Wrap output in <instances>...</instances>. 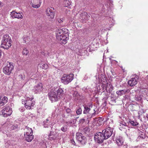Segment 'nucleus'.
<instances>
[{
    "label": "nucleus",
    "instance_id": "26",
    "mask_svg": "<svg viewBox=\"0 0 148 148\" xmlns=\"http://www.w3.org/2000/svg\"><path fill=\"white\" fill-rule=\"evenodd\" d=\"M105 90H106L107 92H110L113 90L112 85L110 84H107L106 87H105Z\"/></svg>",
    "mask_w": 148,
    "mask_h": 148
},
{
    "label": "nucleus",
    "instance_id": "27",
    "mask_svg": "<svg viewBox=\"0 0 148 148\" xmlns=\"http://www.w3.org/2000/svg\"><path fill=\"white\" fill-rule=\"evenodd\" d=\"M138 138L139 139H143L145 137V135L144 132L139 130L138 131Z\"/></svg>",
    "mask_w": 148,
    "mask_h": 148
},
{
    "label": "nucleus",
    "instance_id": "43",
    "mask_svg": "<svg viewBox=\"0 0 148 148\" xmlns=\"http://www.w3.org/2000/svg\"><path fill=\"white\" fill-rule=\"evenodd\" d=\"M85 121V119H82L79 120V123L80 124H83Z\"/></svg>",
    "mask_w": 148,
    "mask_h": 148
},
{
    "label": "nucleus",
    "instance_id": "11",
    "mask_svg": "<svg viewBox=\"0 0 148 148\" xmlns=\"http://www.w3.org/2000/svg\"><path fill=\"white\" fill-rule=\"evenodd\" d=\"M43 90L42 84L41 83H39L35 86L33 89V91L35 94H40Z\"/></svg>",
    "mask_w": 148,
    "mask_h": 148
},
{
    "label": "nucleus",
    "instance_id": "55",
    "mask_svg": "<svg viewBox=\"0 0 148 148\" xmlns=\"http://www.w3.org/2000/svg\"><path fill=\"white\" fill-rule=\"evenodd\" d=\"M73 144L74 145L75 144V143L74 141H73Z\"/></svg>",
    "mask_w": 148,
    "mask_h": 148
},
{
    "label": "nucleus",
    "instance_id": "6",
    "mask_svg": "<svg viewBox=\"0 0 148 148\" xmlns=\"http://www.w3.org/2000/svg\"><path fill=\"white\" fill-rule=\"evenodd\" d=\"M113 129L110 127H106L102 131L103 137L105 140L107 139L110 137L112 135L113 133Z\"/></svg>",
    "mask_w": 148,
    "mask_h": 148
},
{
    "label": "nucleus",
    "instance_id": "18",
    "mask_svg": "<svg viewBox=\"0 0 148 148\" xmlns=\"http://www.w3.org/2000/svg\"><path fill=\"white\" fill-rule=\"evenodd\" d=\"M71 119L68 122H66V123L68 124H70L71 126L72 125H73L76 123L77 121V119L78 118V117H75V115H74L73 114H71L70 116Z\"/></svg>",
    "mask_w": 148,
    "mask_h": 148
},
{
    "label": "nucleus",
    "instance_id": "24",
    "mask_svg": "<svg viewBox=\"0 0 148 148\" xmlns=\"http://www.w3.org/2000/svg\"><path fill=\"white\" fill-rule=\"evenodd\" d=\"M115 141L118 146H121L122 145L123 143L122 138L121 136H118L117 137L115 140Z\"/></svg>",
    "mask_w": 148,
    "mask_h": 148
},
{
    "label": "nucleus",
    "instance_id": "46",
    "mask_svg": "<svg viewBox=\"0 0 148 148\" xmlns=\"http://www.w3.org/2000/svg\"><path fill=\"white\" fill-rule=\"evenodd\" d=\"M24 108L23 107H21L19 109V110L21 112H23L24 110Z\"/></svg>",
    "mask_w": 148,
    "mask_h": 148
},
{
    "label": "nucleus",
    "instance_id": "25",
    "mask_svg": "<svg viewBox=\"0 0 148 148\" xmlns=\"http://www.w3.org/2000/svg\"><path fill=\"white\" fill-rule=\"evenodd\" d=\"M73 98L75 100H79L80 99V95L76 91H74L73 93Z\"/></svg>",
    "mask_w": 148,
    "mask_h": 148
},
{
    "label": "nucleus",
    "instance_id": "14",
    "mask_svg": "<svg viewBox=\"0 0 148 148\" xmlns=\"http://www.w3.org/2000/svg\"><path fill=\"white\" fill-rule=\"evenodd\" d=\"M80 16L79 18L83 22L85 23L86 21L88 20V16H89L87 14V13L85 12H83L79 14Z\"/></svg>",
    "mask_w": 148,
    "mask_h": 148
},
{
    "label": "nucleus",
    "instance_id": "31",
    "mask_svg": "<svg viewBox=\"0 0 148 148\" xmlns=\"http://www.w3.org/2000/svg\"><path fill=\"white\" fill-rule=\"evenodd\" d=\"M130 122L133 126H136L138 124V123L136 121L130 120Z\"/></svg>",
    "mask_w": 148,
    "mask_h": 148
},
{
    "label": "nucleus",
    "instance_id": "37",
    "mask_svg": "<svg viewBox=\"0 0 148 148\" xmlns=\"http://www.w3.org/2000/svg\"><path fill=\"white\" fill-rule=\"evenodd\" d=\"M102 84V85H101V87H102V88H103V90H102V92H104L105 90H105V87H106V84H107V82H106V84L105 83H103H103H101Z\"/></svg>",
    "mask_w": 148,
    "mask_h": 148
},
{
    "label": "nucleus",
    "instance_id": "52",
    "mask_svg": "<svg viewBox=\"0 0 148 148\" xmlns=\"http://www.w3.org/2000/svg\"><path fill=\"white\" fill-rule=\"evenodd\" d=\"M146 79L147 80L148 82V75H147L145 77Z\"/></svg>",
    "mask_w": 148,
    "mask_h": 148
},
{
    "label": "nucleus",
    "instance_id": "8",
    "mask_svg": "<svg viewBox=\"0 0 148 148\" xmlns=\"http://www.w3.org/2000/svg\"><path fill=\"white\" fill-rule=\"evenodd\" d=\"M14 66L12 63L9 62L7 66L3 69V73L6 75H9L11 73L13 69Z\"/></svg>",
    "mask_w": 148,
    "mask_h": 148
},
{
    "label": "nucleus",
    "instance_id": "17",
    "mask_svg": "<svg viewBox=\"0 0 148 148\" xmlns=\"http://www.w3.org/2000/svg\"><path fill=\"white\" fill-rule=\"evenodd\" d=\"M92 105L91 103H89L86 105H85L84 106V114H86L88 113L90 111L91 108H92Z\"/></svg>",
    "mask_w": 148,
    "mask_h": 148
},
{
    "label": "nucleus",
    "instance_id": "5",
    "mask_svg": "<svg viewBox=\"0 0 148 148\" xmlns=\"http://www.w3.org/2000/svg\"><path fill=\"white\" fill-rule=\"evenodd\" d=\"M12 109L9 106L6 107L0 112V115L4 117L10 116L12 114Z\"/></svg>",
    "mask_w": 148,
    "mask_h": 148
},
{
    "label": "nucleus",
    "instance_id": "36",
    "mask_svg": "<svg viewBox=\"0 0 148 148\" xmlns=\"http://www.w3.org/2000/svg\"><path fill=\"white\" fill-rule=\"evenodd\" d=\"M76 112L77 115H79L82 114V110L81 108H79L76 111Z\"/></svg>",
    "mask_w": 148,
    "mask_h": 148
},
{
    "label": "nucleus",
    "instance_id": "7",
    "mask_svg": "<svg viewBox=\"0 0 148 148\" xmlns=\"http://www.w3.org/2000/svg\"><path fill=\"white\" fill-rule=\"evenodd\" d=\"M104 138L102 132H101L96 133L94 137L95 141L99 143H102L103 140H105Z\"/></svg>",
    "mask_w": 148,
    "mask_h": 148
},
{
    "label": "nucleus",
    "instance_id": "20",
    "mask_svg": "<svg viewBox=\"0 0 148 148\" xmlns=\"http://www.w3.org/2000/svg\"><path fill=\"white\" fill-rule=\"evenodd\" d=\"M60 135L59 134H55L53 132H51L50 134L48 136V139L51 140H53L58 139H59V138L58 137V136H59Z\"/></svg>",
    "mask_w": 148,
    "mask_h": 148
},
{
    "label": "nucleus",
    "instance_id": "4",
    "mask_svg": "<svg viewBox=\"0 0 148 148\" xmlns=\"http://www.w3.org/2000/svg\"><path fill=\"white\" fill-rule=\"evenodd\" d=\"M73 79L74 75L73 74H64L62 76L61 81L64 84L66 85L71 82Z\"/></svg>",
    "mask_w": 148,
    "mask_h": 148
},
{
    "label": "nucleus",
    "instance_id": "3",
    "mask_svg": "<svg viewBox=\"0 0 148 148\" xmlns=\"http://www.w3.org/2000/svg\"><path fill=\"white\" fill-rule=\"evenodd\" d=\"M33 99V97L30 98L28 97H27L25 99H22V103L25 105L26 109L28 110L32 109L35 104V101H32Z\"/></svg>",
    "mask_w": 148,
    "mask_h": 148
},
{
    "label": "nucleus",
    "instance_id": "9",
    "mask_svg": "<svg viewBox=\"0 0 148 148\" xmlns=\"http://www.w3.org/2000/svg\"><path fill=\"white\" fill-rule=\"evenodd\" d=\"M76 139L80 143L84 144L86 143V138L80 133H77L76 134Z\"/></svg>",
    "mask_w": 148,
    "mask_h": 148
},
{
    "label": "nucleus",
    "instance_id": "10",
    "mask_svg": "<svg viewBox=\"0 0 148 148\" xmlns=\"http://www.w3.org/2000/svg\"><path fill=\"white\" fill-rule=\"evenodd\" d=\"M56 90L52 89V91L49 93V99L52 101H57L59 98L57 96Z\"/></svg>",
    "mask_w": 148,
    "mask_h": 148
},
{
    "label": "nucleus",
    "instance_id": "15",
    "mask_svg": "<svg viewBox=\"0 0 148 148\" xmlns=\"http://www.w3.org/2000/svg\"><path fill=\"white\" fill-rule=\"evenodd\" d=\"M11 13L13 18H16L20 19L23 18V14L22 12L17 13L15 11H12Z\"/></svg>",
    "mask_w": 148,
    "mask_h": 148
},
{
    "label": "nucleus",
    "instance_id": "44",
    "mask_svg": "<svg viewBox=\"0 0 148 148\" xmlns=\"http://www.w3.org/2000/svg\"><path fill=\"white\" fill-rule=\"evenodd\" d=\"M18 77L19 79L21 80L24 79L25 78V76L22 75H20L18 76Z\"/></svg>",
    "mask_w": 148,
    "mask_h": 148
},
{
    "label": "nucleus",
    "instance_id": "41",
    "mask_svg": "<svg viewBox=\"0 0 148 148\" xmlns=\"http://www.w3.org/2000/svg\"><path fill=\"white\" fill-rule=\"evenodd\" d=\"M61 130L63 132H65L67 130V128L65 126L61 128Z\"/></svg>",
    "mask_w": 148,
    "mask_h": 148
},
{
    "label": "nucleus",
    "instance_id": "57",
    "mask_svg": "<svg viewBox=\"0 0 148 148\" xmlns=\"http://www.w3.org/2000/svg\"><path fill=\"white\" fill-rule=\"evenodd\" d=\"M147 100L148 101V98L147 99Z\"/></svg>",
    "mask_w": 148,
    "mask_h": 148
},
{
    "label": "nucleus",
    "instance_id": "38",
    "mask_svg": "<svg viewBox=\"0 0 148 148\" xmlns=\"http://www.w3.org/2000/svg\"><path fill=\"white\" fill-rule=\"evenodd\" d=\"M33 4L40 3L41 4L42 1L40 0H33Z\"/></svg>",
    "mask_w": 148,
    "mask_h": 148
},
{
    "label": "nucleus",
    "instance_id": "51",
    "mask_svg": "<svg viewBox=\"0 0 148 148\" xmlns=\"http://www.w3.org/2000/svg\"><path fill=\"white\" fill-rule=\"evenodd\" d=\"M138 119H140V113H138Z\"/></svg>",
    "mask_w": 148,
    "mask_h": 148
},
{
    "label": "nucleus",
    "instance_id": "60",
    "mask_svg": "<svg viewBox=\"0 0 148 148\" xmlns=\"http://www.w3.org/2000/svg\"><path fill=\"white\" fill-rule=\"evenodd\" d=\"M61 25V26H63V25Z\"/></svg>",
    "mask_w": 148,
    "mask_h": 148
},
{
    "label": "nucleus",
    "instance_id": "1",
    "mask_svg": "<svg viewBox=\"0 0 148 148\" xmlns=\"http://www.w3.org/2000/svg\"><path fill=\"white\" fill-rule=\"evenodd\" d=\"M56 34L57 39L60 40L61 43L65 44L66 43L69 37L67 30L66 29H58L56 30Z\"/></svg>",
    "mask_w": 148,
    "mask_h": 148
},
{
    "label": "nucleus",
    "instance_id": "35",
    "mask_svg": "<svg viewBox=\"0 0 148 148\" xmlns=\"http://www.w3.org/2000/svg\"><path fill=\"white\" fill-rule=\"evenodd\" d=\"M29 40L30 38L29 37H24L23 38L24 42L25 43H27L29 41Z\"/></svg>",
    "mask_w": 148,
    "mask_h": 148
},
{
    "label": "nucleus",
    "instance_id": "45",
    "mask_svg": "<svg viewBox=\"0 0 148 148\" xmlns=\"http://www.w3.org/2000/svg\"><path fill=\"white\" fill-rule=\"evenodd\" d=\"M48 67V65L47 64H45L42 65V68L47 69Z\"/></svg>",
    "mask_w": 148,
    "mask_h": 148
},
{
    "label": "nucleus",
    "instance_id": "50",
    "mask_svg": "<svg viewBox=\"0 0 148 148\" xmlns=\"http://www.w3.org/2000/svg\"><path fill=\"white\" fill-rule=\"evenodd\" d=\"M3 5L2 3L0 1V8H1Z\"/></svg>",
    "mask_w": 148,
    "mask_h": 148
},
{
    "label": "nucleus",
    "instance_id": "19",
    "mask_svg": "<svg viewBox=\"0 0 148 148\" xmlns=\"http://www.w3.org/2000/svg\"><path fill=\"white\" fill-rule=\"evenodd\" d=\"M130 91V90L127 88L123 89L118 90L116 92V94L119 96H122L126 93H128Z\"/></svg>",
    "mask_w": 148,
    "mask_h": 148
},
{
    "label": "nucleus",
    "instance_id": "40",
    "mask_svg": "<svg viewBox=\"0 0 148 148\" xmlns=\"http://www.w3.org/2000/svg\"><path fill=\"white\" fill-rule=\"evenodd\" d=\"M66 113L68 114H70L71 115V114H72V111L71 109L69 108H67L66 109Z\"/></svg>",
    "mask_w": 148,
    "mask_h": 148
},
{
    "label": "nucleus",
    "instance_id": "47",
    "mask_svg": "<svg viewBox=\"0 0 148 148\" xmlns=\"http://www.w3.org/2000/svg\"><path fill=\"white\" fill-rule=\"evenodd\" d=\"M142 116L143 117V118H141V119H143L144 120H145L146 119V118H147L146 115L145 116L144 115H142Z\"/></svg>",
    "mask_w": 148,
    "mask_h": 148
},
{
    "label": "nucleus",
    "instance_id": "13",
    "mask_svg": "<svg viewBox=\"0 0 148 148\" xmlns=\"http://www.w3.org/2000/svg\"><path fill=\"white\" fill-rule=\"evenodd\" d=\"M54 9L53 8H48L46 10V14L50 18H53L54 17Z\"/></svg>",
    "mask_w": 148,
    "mask_h": 148
},
{
    "label": "nucleus",
    "instance_id": "42",
    "mask_svg": "<svg viewBox=\"0 0 148 148\" xmlns=\"http://www.w3.org/2000/svg\"><path fill=\"white\" fill-rule=\"evenodd\" d=\"M63 20V18L61 19L59 18H58L57 20L58 22L60 24H61L62 23Z\"/></svg>",
    "mask_w": 148,
    "mask_h": 148
},
{
    "label": "nucleus",
    "instance_id": "54",
    "mask_svg": "<svg viewBox=\"0 0 148 148\" xmlns=\"http://www.w3.org/2000/svg\"><path fill=\"white\" fill-rule=\"evenodd\" d=\"M30 115L31 116V117H32V116H33L32 114H30Z\"/></svg>",
    "mask_w": 148,
    "mask_h": 148
},
{
    "label": "nucleus",
    "instance_id": "48",
    "mask_svg": "<svg viewBox=\"0 0 148 148\" xmlns=\"http://www.w3.org/2000/svg\"><path fill=\"white\" fill-rule=\"evenodd\" d=\"M141 98L140 97H138L136 98V100L137 101H140L141 100Z\"/></svg>",
    "mask_w": 148,
    "mask_h": 148
},
{
    "label": "nucleus",
    "instance_id": "30",
    "mask_svg": "<svg viewBox=\"0 0 148 148\" xmlns=\"http://www.w3.org/2000/svg\"><path fill=\"white\" fill-rule=\"evenodd\" d=\"M63 3L64 6L66 7H68L71 4V2L69 0H64Z\"/></svg>",
    "mask_w": 148,
    "mask_h": 148
},
{
    "label": "nucleus",
    "instance_id": "53",
    "mask_svg": "<svg viewBox=\"0 0 148 148\" xmlns=\"http://www.w3.org/2000/svg\"><path fill=\"white\" fill-rule=\"evenodd\" d=\"M146 116L147 117V119H148V114H146Z\"/></svg>",
    "mask_w": 148,
    "mask_h": 148
},
{
    "label": "nucleus",
    "instance_id": "33",
    "mask_svg": "<svg viewBox=\"0 0 148 148\" xmlns=\"http://www.w3.org/2000/svg\"><path fill=\"white\" fill-rule=\"evenodd\" d=\"M32 6L33 7L35 8H39L40 7V3H38L37 4H33L32 3Z\"/></svg>",
    "mask_w": 148,
    "mask_h": 148
},
{
    "label": "nucleus",
    "instance_id": "28",
    "mask_svg": "<svg viewBox=\"0 0 148 148\" xmlns=\"http://www.w3.org/2000/svg\"><path fill=\"white\" fill-rule=\"evenodd\" d=\"M51 124V123L49 121L48 119L46 121L44 122L43 125L44 127H48Z\"/></svg>",
    "mask_w": 148,
    "mask_h": 148
},
{
    "label": "nucleus",
    "instance_id": "23",
    "mask_svg": "<svg viewBox=\"0 0 148 148\" xmlns=\"http://www.w3.org/2000/svg\"><path fill=\"white\" fill-rule=\"evenodd\" d=\"M8 98L5 96L1 97L0 98V106H2L8 102Z\"/></svg>",
    "mask_w": 148,
    "mask_h": 148
},
{
    "label": "nucleus",
    "instance_id": "21",
    "mask_svg": "<svg viewBox=\"0 0 148 148\" xmlns=\"http://www.w3.org/2000/svg\"><path fill=\"white\" fill-rule=\"evenodd\" d=\"M55 90H56V95L59 98L62 97L64 95V91L61 88H59L58 89H56Z\"/></svg>",
    "mask_w": 148,
    "mask_h": 148
},
{
    "label": "nucleus",
    "instance_id": "22",
    "mask_svg": "<svg viewBox=\"0 0 148 148\" xmlns=\"http://www.w3.org/2000/svg\"><path fill=\"white\" fill-rule=\"evenodd\" d=\"M98 83H105L106 84V80L105 76L103 74H101L98 77Z\"/></svg>",
    "mask_w": 148,
    "mask_h": 148
},
{
    "label": "nucleus",
    "instance_id": "16",
    "mask_svg": "<svg viewBox=\"0 0 148 148\" xmlns=\"http://www.w3.org/2000/svg\"><path fill=\"white\" fill-rule=\"evenodd\" d=\"M24 138L28 142H31L34 138V136L33 134H29L27 132L26 134H24Z\"/></svg>",
    "mask_w": 148,
    "mask_h": 148
},
{
    "label": "nucleus",
    "instance_id": "49",
    "mask_svg": "<svg viewBox=\"0 0 148 148\" xmlns=\"http://www.w3.org/2000/svg\"><path fill=\"white\" fill-rule=\"evenodd\" d=\"M108 98V97L107 96H106L105 97H103V99L104 100H106Z\"/></svg>",
    "mask_w": 148,
    "mask_h": 148
},
{
    "label": "nucleus",
    "instance_id": "39",
    "mask_svg": "<svg viewBox=\"0 0 148 148\" xmlns=\"http://www.w3.org/2000/svg\"><path fill=\"white\" fill-rule=\"evenodd\" d=\"M83 131L85 133H87L89 131V129L87 127H86L83 130Z\"/></svg>",
    "mask_w": 148,
    "mask_h": 148
},
{
    "label": "nucleus",
    "instance_id": "58",
    "mask_svg": "<svg viewBox=\"0 0 148 148\" xmlns=\"http://www.w3.org/2000/svg\"><path fill=\"white\" fill-rule=\"evenodd\" d=\"M124 146H125V147H127V145H124Z\"/></svg>",
    "mask_w": 148,
    "mask_h": 148
},
{
    "label": "nucleus",
    "instance_id": "56",
    "mask_svg": "<svg viewBox=\"0 0 148 148\" xmlns=\"http://www.w3.org/2000/svg\"><path fill=\"white\" fill-rule=\"evenodd\" d=\"M125 125H124V124H122V125L125 126L126 125V124L125 123Z\"/></svg>",
    "mask_w": 148,
    "mask_h": 148
},
{
    "label": "nucleus",
    "instance_id": "2",
    "mask_svg": "<svg viewBox=\"0 0 148 148\" xmlns=\"http://www.w3.org/2000/svg\"><path fill=\"white\" fill-rule=\"evenodd\" d=\"M12 42L11 38L8 34L4 35L2 40L1 47L6 49H8L12 45Z\"/></svg>",
    "mask_w": 148,
    "mask_h": 148
},
{
    "label": "nucleus",
    "instance_id": "29",
    "mask_svg": "<svg viewBox=\"0 0 148 148\" xmlns=\"http://www.w3.org/2000/svg\"><path fill=\"white\" fill-rule=\"evenodd\" d=\"M25 132L24 134H26L27 132H28L29 134H33V131L32 128L26 127L25 129Z\"/></svg>",
    "mask_w": 148,
    "mask_h": 148
},
{
    "label": "nucleus",
    "instance_id": "12",
    "mask_svg": "<svg viewBox=\"0 0 148 148\" xmlns=\"http://www.w3.org/2000/svg\"><path fill=\"white\" fill-rule=\"evenodd\" d=\"M138 76L135 75L128 81V84L131 86H133L137 84L138 81Z\"/></svg>",
    "mask_w": 148,
    "mask_h": 148
},
{
    "label": "nucleus",
    "instance_id": "34",
    "mask_svg": "<svg viewBox=\"0 0 148 148\" xmlns=\"http://www.w3.org/2000/svg\"><path fill=\"white\" fill-rule=\"evenodd\" d=\"M28 53V50L26 48H25L23 49L22 52L23 55H27Z\"/></svg>",
    "mask_w": 148,
    "mask_h": 148
},
{
    "label": "nucleus",
    "instance_id": "59",
    "mask_svg": "<svg viewBox=\"0 0 148 148\" xmlns=\"http://www.w3.org/2000/svg\"><path fill=\"white\" fill-rule=\"evenodd\" d=\"M17 126H16V127H15V128H17Z\"/></svg>",
    "mask_w": 148,
    "mask_h": 148
},
{
    "label": "nucleus",
    "instance_id": "32",
    "mask_svg": "<svg viewBox=\"0 0 148 148\" xmlns=\"http://www.w3.org/2000/svg\"><path fill=\"white\" fill-rule=\"evenodd\" d=\"M109 22L108 23V25H109L110 26L113 25L114 22L113 19L111 18H109Z\"/></svg>",
    "mask_w": 148,
    "mask_h": 148
}]
</instances>
